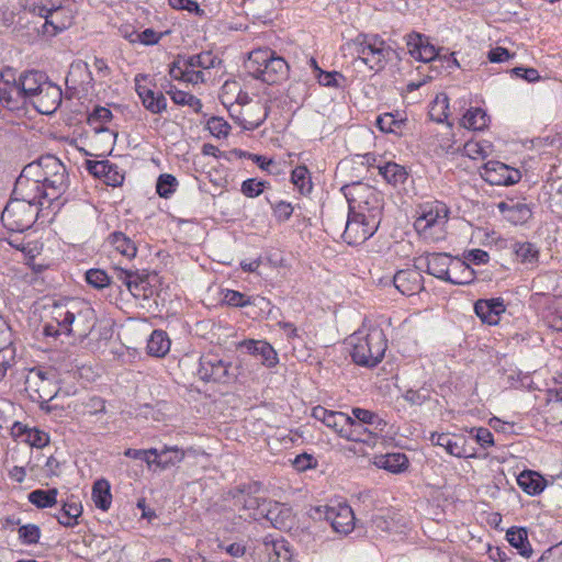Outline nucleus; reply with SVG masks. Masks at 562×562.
Listing matches in <instances>:
<instances>
[{"mask_svg":"<svg viewBox=\"0 0 562 562\" xmlns=\"http://www.w3.org/2000/svg\"><path fill=\"white\" fill-rule=\"evenodd\" d=\"M61 100V89L57 85L48 81L44 88L37 91V94L31 100V103L37 112L50 115L59 108Z\"/></svg>","mask_w":562,"mask_h":562,"instance_id":"17","label":"nucleus"},{"mask_svg":"<svg viewBox=\"0 0 562 562\" xmlns=\"http://www.w3.org/2000/svg\"><path fill=\"white\" fill-rule=\"evenodd\" d=\"M420 269H406L397 271L393 277L394 286L404 295H413L423 290V276Z\"/></svg>","mask_w":562,"mask_h":562,"instance_id":"21","label":"nucleus"},{"mask_svg":"<svg viewBox=\"0 0 562 562\" xmlns=\"http://www.w3.org/2000/svg\"><path fill=\"white\" fill-rule=\"evenodd\" d=\"M112 119V112L104 106H97L93 112L89 115V123H106Z\"/></svg>","mask_w":562,"mask_h":562,"instance_id":"58","label":"nucleus"},{"mask_svg":"<svg viewBox=\"0 0 562 562\" xmlns=\"http://www.w3.org/2000/svg\"><path fill=\"white\" fill-rule=\"evenodd\" d=\"M209 130L212 134L216 136L226 135L227 134V124L223 122L222 119L212 117L207 122Z\"/></svg>","mask_w":562,"mask_h":562,"instance_id":"64","label":"nucleus"},{"mask_svg":"<svg viewBox=\"0 0 562 562\" xmlns=\"http://www.w3.org/2000/svg\"><path fill=\"white\" fill-rule=\"evenodd\" d=\"M224 301L231 306H244L248 302L245 300V295L240 292L228 290L224 295Z\"/></svg>","mask_w":562,"mask_h":562,"instance_id":"63","label":"nucleus"},{"mask_svg":"<svg viewBox=\"0 0 562 562\" xmlns=\"http://www.w3.org/2000/svg\"><path fill=\"white\" fill-rule=\"evenodd\" d=\"M508 542L519 550V553L525 558H530L532 554L531 546L528 541L527 530L525 528H510L506 533Z\"/></svg>","mask_w":562,"mask_h":562,"instance_id":"38","label":"nucleus"},{"mask_svg":"<svg viewBox=\"0 0 562 562\" xmlns=\"http://www.w3.org/2000/svg\"><path fill=\"white\" fill-rule=\"evenodd\" d=\"M488 117L480 108L469 110L461 119V125L468 130L482 131L487 126Z\"/></svg>","mask_w":562,"mask_h":562,"instance_id":"41","label":"nucleus"},{"mask_svg":"<svg viewBox=\"0 0 562 562\" xmlns=\"http://www.w3.org/2000/svg\"><path fill=\"white\" fill-rule=\"evenodd\" d=\"M448 216V206L442 202H436L428 210L424 211L419 217H417L415 221V227L418 231H426L438 223L447 222Z\"/></svg>","mask_w":562,"mask_h":562,"instance_id":"25","label":"nucleus"},{"mask_svg":"<svg viewBox=\"0 0 562 562\" xmlns=\"http://www.w3.org/2000/svg\"><path fill=\"white\" fill-rule=\"evenodd\" d=\"M483 179L493 186H510L517 183L520 173L501 161H487L481 172Z\"/></svg>","mask_w":562,"mask_h":562,"instance_id":"16","label":"nucleus"},{"mask_svg":"<svg viewBox=\"0 0 562 562\" xmlns=\"http://www.w3.org/2000/svg\"><path fill=\"white\" fill-rule=\"evenodd\" d=\"M263 519L270 521L276 528H286V520L291 519V510L280 503L269 501Z\"/></svg>","mask_w":562,"mask_h":562,"instance_id":"30","label":"nucleus"},{"mask_svg":"<svg viewBox=\"0 0 562 562\" xmlns=\"http://www.w3.org/2000/svg\"><path fill=\"white\" fill-rule=\"evenodd\" d=\"M518 485L530 495L540 494L544 488V480L537 472L524 471L517 477Z\"/></svg>","mask_w":562,"mask_h":562,"instance_id":"34","label":"nucleus"},{"mask_svg":"<svg viewBox=\"0 0 562 562\" xmlns=\"http://www.w3.org/2000/svg\"><path fill=\"white\" fill-rule=\"evenodd\" d=\"M341 190L348 200L349 211L357 209L361 204L375 202V199H378V193L374 189L361 182L344 186Z\"/></svg>","mask_w":562,"mask_h":562,"instance_id":"22","label":"nucleus"},{"mask_svg":"<svg viewBox=\"0 0 562 562\" xmlns=\"http://www.w3.org/2000/svg\"><path fill=\"white\" fill-rule=\"evenodd\" d=\"M136 92L143 105L154 114L161 113L167 108V100L161 92H155L146 86L140 85L139 77L135 78Z\"/></svg>","mask_w":562,"mask_h":562,"instance_id":"26","label":"nucleus"},{"mask_svg":"<svg viewBox=\"0 0 562 562\" xmlns=\"http://www.w3.org/2000/svg\"><path fill=\"white\" fill-rule=\"evenodd\" d=\"M453 259L447 254H428L419 257L415 260V267L423 269L426 267V271L445 281H448Z\"/></svg>","mask_w":562,"mask_h":562,"instance_id":"18","label":"nucleus"},{"mask_svg":"<svg viewBox=\"0 0 562 562\" xmlns=\"http://www.w3.org/2000/svg\"><path fill=\"white\" fill-rule=\"evenodd\" d=\"M124 36L128 38L131 43L138 41L145 45H154L160 41L162 34L156 33L153 29H146L142 33L132 32L131 34H125Z\"/></svg>","mask_w":562,"mask_h":562,"instance_id":"51","label":"nucleus"},{"mask_svg":"<svg viewBox=\"0 0 562 562\" xmlns=\"http://www.w3.org/2000/svg\"><path fill=\"white\" fill-rule=\"evenodd\" d=\"M352 414L353 416L357 418L358 423L357 424H360L361 425V428L359 429V436L361 435V429L366 430L363 428V424H368V425H373L376 420L380 423L381 420L379 419V417L368 411V409H363V408H353L352 409Z\"/></svg>","mask_w":562,"mask_h":562,"instance_id":"55","label":"nucleus"},{"mask_svg":"<svg viewBox=\"0 0 562 562\" xmlns=\"http://www.w3.org/2000/svg\"><path fill=\"white\" fill-rule=\"evenodd\" d=\"M31 176L37 177L47 189L48 200H55L66 192L69 186L68 173L64 164L53 155L40 157L29 164Z\"/></svg>","mask_w":562,"mask_h":562,"instance_id":"3","label":"nucleus"},{"mask_svg":"<svg viewBox=\"0 0 562 562\" xmlns=\"http://www.w3.org/2000/svg\"><path fill=\"white\" fill-rule=\"evenodd\" d=\"M178 186V181L176 177L169 173H164L158 177L156 183V191L161 198H169L171 193L176 190Z\"/></svg>","mask_w":562,"mask_h":562,"instance_id":"49","label":"nucleus"},{"mask_svg":"<svg viewBox=\"0 0 562 562\" xmlns=\"http://www.w3.org/2000/svg\"><path fill=\"white\" fill-rule=\"evenodd\" d=\"M351 347L352 360L363 367H375L384 357L386 340L380 329H371L368 334L357 331L347 340Z\"/></svg>","mask_w":562,"mask_h":562,"instance_id":"4","label":"nucleus"},{"mask_svg":"<svg viewBox=\"0 0 562 562\" xmlns=\"http://www.w3.org/2000/svg\"><path fill=\"white\" fill-rule=\"evenodd\" d=\"M148 274L145 272H137L134 276V281H130L128 291L136 299H149L153 295V286L148 280Z\"/></svg>","mask_w":562,"mask_h":562,"instance_id":"40","label":"nucleus"},{"mask_svg":"<svg viewBox=\"0 0 562 562\" xmlns=\"http://www.w3.org/2000/svg\"><path fill=\"white\" fill-rule=\"evenodd\" d=\"M352 45L358 56L355 61H360L374 71L382 70L394 53L393 48L378 35L359 34Z\"/></svg>","mask_w":562,"mask_h":562,"instance_id":"5","label":"nucleus"},{"mask_svg":"<svg viewBox=\"0 0 562 562\" xmlns=\"http://www.w3.org/2000/svg\"><path fill=\"white\" fill-rule=\"evenodd\" d=\"M376 126L384 133H397L403 125L402 120H396L392 113H384L376 117Z\"/></svg>","mask_w":562,"mask_h":562,"instance_id":"50","label":"nucleus"},{"mask_svg":"<svg viewBox=\"0 0 562 562\" xmlns=\"http://www.w3.org/2000/svg\"><path fill=\"white\" fill-rule=\"evenodd\" d=\"M21 91L24 102L31 100L37 94L40 89L47 85L48 78L44 72L37 70H27L19 76Z\"/></svg>","mask_w":562,"mask_h":562,"instance_id":"23","label":"nucleus"},{"mask_svg":"<svg viewBox=\"0 0 562 562\" xmlns=\"http://www.w3.org/2000/svg\"><path fill=\"white\" fill-rule=\"evenodd\" d=\"M53 321L45 324V336H74L85 339L93 329L95 316L93 308L81 301L71 300L53 307Z\"/></svg>","mask_w":562,"mask_h":562,"instance_id":"1","label":"nucleus"},{"mask_svg":"<svg viewBox=\"0 0 562 562\" xmlns=\"http://www.w3.org/2000/svg\"><path fill=\"white\" fill-rule=\"evenodd\" d=\"M476 315L490 325L498 323L499 315L505 312L503 299L479 300L474 304Z\"/></svg>","mask_w":562,"mask_h":562,"instance_id":"24","label":"nucleus"},{"mask_svg":"<svg viewBox=\"0 0 562 562\" xmlns=\"http://www.w3.org/2000/svg\"><path fill=\"white\" fill-rule=\"evenodd\" d=\"M231 363L223 361L214 353H206L200 359L199 373L202 379L218 383H228L235 378L229 372Z\"/></svg>","mask_w":562,"mask_h":562,"instance_id":"13","label":"nucleus"},{"mask_svg":"<svg viewBox=\"0 0 562 562\" xmlns=\"http://www.w3.org/2000/svg\"><path fill=\"white\" fill-rule=\"evenodd\" d=\"M267 117V110L260 102L243 106L240 126L247 131H254L263 123Z\"/></svg>","mask_w":562,"mask_h":562,"instance_id":"28","label":"nucleus"},{"mask_svg":"<svg viewBox=\"0 0 562 562\" xmlns=\"http://www.w3.org/2000/svg\"><path fill=\"white\" fill-rule=\"evenodd\" d=\"M110 243L123 256L132 259L136 256L137 248L134 241L122 232H114L109 237Z\"/></svg>","mask_w":562,"mask_h":562,"instance_id":"42","label":"nucleus"},{"mask_svg":"<svg viewBox=\"0 0 562 562\" xmlns=\"http://www.w3.org/2000/svg\"><path fill=\"white\" fill-rule=\"evenodd\" d=\"M30 172V166L26 165L15 181L12 196L41 206L42 199H48L47 189L37 177L31 176Z\"/></svg>","mask_w":562,"mask_h":562,"instance_id":"10","label":"nucleus"},{"mask_svg":"<svg viewBox=\"0 0 562 562\" xmlns=\"http://www.w3.org/2000/svg\"><path fill=\"white\" fill-rule=\"evenodd\" d=\"M170 340L162 330H154L147 342V352L150 356L161 358L168 353Z\"/></svg>","mask_w":562,"mask_h":562,"instance_id":"36","label":"nucleus"},{"mask_svg":"<svg viewBox=\"0 0 562 562\" xmlns=\"http://www.w3.org/2000/svg\"><path fill=\"white\" fill-rule=\"evenodd\" d=\"M430 440L432 443L445 448L451 456L458 458L467 457L464 439L462 437L449 434H432Z\"/></svg>","mask_w":562,"mask_h":562,"instance_id":"29","label":"nucleus"},{"mask_svg":"<svg viewBox=\"0 0 562 562\" xmlns=\"http://www.w3.org/2000/svg\"><path fill=\"white\" fill-rule=\"evenodd\" d=\"M512 72L528 82H536L540 79V75L535 68L515 67L512 69Z\"/></svg>","mask_w":562,"mask_h":562,"instance_id":"60","label":"nucleus"},{"mask_svg":"<svg viewBox=\"0 0 562 562\" xmlns=\"http://www.w3.org/2000/svg\"><path fill=\"white\" fill-rule=\"evenodd\" d=\"M57 488L50 490H35L27 496L29 502L38 508H47L56 505L57 503Z\"/></svg>","mask_w":562,"mask_h":562,"instance_id":"43","label":"nucleus"},{"mask_svg":"<svg viewBox=\"0 0 562 562\" xmlns=\"http://www.w3.org/2000/svg\"><path fill=\"white\" fill-rule=\"evenodd\" d=\"M183 68H187L184 56H178L172 63L169 74L173 79L184 81L186 71H183Z\"/></svg>","mask_w":562,"mask_h":562,"instance_id":"62","label":"nucleus"},{"mask_svg":"<svg viewBox=\"0 0 562 562\" xmlns=\"http://www.w3.org/2000/svg\"><path fill=\"white\" fill-rule=\"evenodd\" d=\"M254 356H259L262 364L272 368L278 363V357L274 349L266 341L245 340L240 345Z\"/></svg>","mask_w":562,"mask_h":562,"instance_id":"27","label":"nucleus"},{"mask_svg":"<svg viewBox=\"0 0 562 562\" xmlns=\"http://www.w3.org/2000/svg\"><path fill=\"white\" fill-rule=\"evenodd\" d=\"M87 282L95 289H103L110 284V278L105 271L100 269H90L86 272Z\"/></svg>","mask_w":562,"mask_h":562,"instance_id":"52","label":"nucleus"},{"mask_svg":"<svg viewBox=\"0 0 562 562\" xmlns=\"http://www.w3.org/2000/svg\"><path fill=\"white\" fill-rule=\"evenodd\" d=\"M235 505L238 506L239 517L244 520H260L263 519V513L269 505V501L260 498L244 490H236L233 492Z\"/></svg>","mask_w":562,"mask_h":562,"instance_id":"14","label":"nucleus"},{"mask_svg":"<svg viewBox=\"0 0 562 562\" xmlns=\"http://www.w3.org/2000/svg\"><path fill=\"white\" fill-rule=\"evenodd\" d=\"M0 101L11 111L20 109L25 103L20 82L0 86Z\"/></svg>","mask_w":562,"mask_h":562,"instance_id":"32","label":"nucleus"},{"mask_svg":"<svg viewBox=\"0 0 562 562\" xmlns=\"http://www.w3.org/2000/svg\"><path fill=\"white\" fill-rule=\"evenodd\" d=\"M25 390L34 401H52L56 393L55 374L50 370L33 368L25 379Z\"/></svg>","mask_w":562,"mask_h":562,"instance_id":"9","label":"nucleus"},{"mask_svg":"<svg viewBox=\"0 0 562 562\" xmlns=\"http://www.w3.org/2000/svg\"><path fill=\"white\" fill-rule=\"evenodd\" d=\"M378 467L397 473L407 468L408 459L404 453H387L375 458Z\"/></svg>","mask_w":562,"mask_h":562,"instance_id":"37","label":"nucleus"},{"mask_svg":"<svg viewBox=\"0 0 562 562\" xmlns=\"http://www.w3.org/2000/svg\"><path fill=\"white\" fill-rule=\"evenodd\" d=\"M82 514V506L75 501L71 496L63 504L59 515H57L58 522L65 527H74L77 524L78 517Z\"/></svg>","mask_w":562,"mask_h":562,"instance_id":"33","label":"nucleus"},{"mask_svg":"<svg viewBox=\"0 0 562 562\" xmlns=\"http://www.w3.org/2000/svg\"><path fill=\"white\" fill-rule=\"evenodd\" d=\"M315 512L324 517L338 533L347 535L353 530L355 515L350 506L338 504L337 506L316 507Z\"/></svg>","mask_w":562,"mask_h":562,"instance_id":"12","label":"nucleus"},{"mask_svg":"<svg viewBox=\"0 0 562 562\" xmlns=\"http://www.w3.org/2000/svg\"><path fill=\"white\" fill-rule=\"evenodd\" d=\"M273 212L280 222H284L291 217L293 213V206L288 202L280 201L273 206Z\"/></svg>","mask_w":562,"mask_h":562,"instance_id":"59","label":"nucleus"},{"mask_svg":"<svg viewBox=\"0 0 562 562\" xmlns=\"http://www.w3.org/2000/svg\"><path fill=\"white\" fill-rule=\"evenodd\" d=\"M124 456L136 460H144L149 467L156 464L166 469L171 464L180 462L184 453L178 448H165L160 452L155 448L148 450L128 448L124 451Z\"/></svg>","mask_w":562,"mask_h":562,"instance_id":"11","label":"nucleus"},{"mask_svg":"<svg viewBox=\"0 0 562 562\" xmlns=\"http://www.w3.org/2000/svg\"><path fill=\"white\" fill-rule=\"evenodd\" d=\"M345 225L342 237L349 245H360L371 237L378 229V210H373L372 214L348 213L339 216V227ZM340 228H338L339 231Z\"/></svg>","mask_w":562,"mask_h":562,"instance_id":"6","label":"nucleus"},{"mask_svg":"<svg viewBox=\"0 0 562 562\" xmlns=\"http://www.w3.org/2000/svg\"><path fill=\"white\" fill-rule=\"evenodd\" d=\"M86 166L93 177L103 179L108 186H121L124 181V173L109 160H87Z\"/></svg>","mask_w":562,"mask_h":562,"instance_id":"19","label":"nucleus"},{"mask_svg":"<svg viewBox=\"0 0 562 562\" xmlns=\"http://www.w3.org/2000/svg\"><path fill=\"white\" fill-rule=\"evenodd\" d=\"M379 173L382 175L389 183L394 186L397 183H403L406 179L405 169L395 162H387L383 166H380Z\"/></svg>","mask_w":562,"mask_h":562,"instance_id":"44","label":"nucleus"},{"mask_svg":"<svg viewBox=\"0 0 562 562\" xmlns=\"http://www.w3.org/2000/svg\"><path fill=\"white\" fill-rule=\"evenodd\" d=\"M406 44L411 56L415 59L429 63L438 58V52L435 46L428 42L427 37L419 33L407 35Z\"/></svg>","mask_w":562,"mask_h":562,"instance_id":"20","label":"nucleus"},{"mask_svg":"<svg viewBox=\"0 0 562 562\" xmlns=\"http://www.w3.org/2000/svg\"><path fill=\"white\" fill-rule=\"evenodd\" d=\"M246 68L249 74L268 85H276L286 79L289 65L270 48H257L249 53Z\"/></svg>","mask_w":562,"mask_h":562,"instance_id":"2","label":"nucleus"},{"mask_svg":"<svg viewBox=\"0 0 562 562\" xmlns=\"http://www.w3.org/2000/svg\"><path fill=\"white\" fill-rule=\"evenodd\" d=\"M474 280L473 269L462 260L453 259L448 281L453 284H469Z\"/></svg>","mask_w":562,"mask_h":562,"instance_id":"35","label":"nucleus"},{"mask_svg":"<svg viewBox=\"0 0 562 562\" xmlns=\"http://www.w3.org/2000/svg\"><path fill=\"white\" fill-rule=\"evenodd\" d=\"M475 431V439L482 447H490L494 445L493 435L487 428H473L471 432Z\"/></svg>","mask_w":562,"mask_h":562,"instance_id":"61","label":"nucleus"},{"mask_svg":"<svg viewBox=\"0 0 562 562\" xmlns=\"http://www.w3.org/2000/svg\"><path fill=\"white\" fill-rule=\"evenodd\" d=\"M292 182L301 193H307L312 189L308 170L304 166H299L292 171Z\"/></svg>","mask_w":562,"mask_h":562,"instance_id":"48","label":"nucleus"},{"mask_svg":"<svg viewBox=\"0 0 562 562\" xmlns=\"http://www.w3.org/2000/svg\"><path fill=\"white\" fill-rule=\"evenodd\" d=\"M40 205L12 196L7 203L1 222L12 232H23L35 222Z\"/></svg>","mask_w":562,"mask_h":562,"instance_id":"7","label":"nucleus"},{"mask_svg":"<svg viewBox=\"0 0 562 562\" xmlns=\"http://www.w3.org/2000/svg\"><path fill=\"white\" fill-rule=\"evenodd\" d=\"M92 499L98 508L102 510H108L110 508L112 495L110 492V484L106 480L101 479L94 482L92 486Z\"/></svg>","mask_w":562,"mask_h":562,"instance_id":"39","label":"nucleus"},{"mask_svg":"<svg viewBox=\"0 0 562 562\" xmlns=\"http://www.w3.org/2000/svg\"><path fill=\"white\" fill-rule=\"evenodd\" d=\"M12 432L15 436H24V441L31 447L43 448L49 442V437L46 432L35 428H27L20 423L13 425Z\"/></svg>","mask_w":562,"mask_h":562,"instance_id":"31","label":"nucleus"},{"mask_svg":"<svg viewBox=\"0 0 562 562\" xmlns=\"http://www.w3.org/2000/svg\"><path fill=\"white\" fill-rule=\"evenodd\" d=\"M187 67L209 69L215 67L216 57L211 52L184 57Z\"/></svg>","mask_w":562,"mask_h":562,"instance_id":"46","label":"nucleus"},{"mask_svg":"<svg viewBox=\"0 0 562 562\" xmlns=\"http://www.w3.org/2000/svg\"><path fill=\"white\" fill-rule=\"evenodd\" d=\"M169 4L177 10H187L194 12L196 15L203 16L204 10L200 9L198 2L193 0H168Z\"/></svg>","mask_w":562,"mask_h":562,"instance_id":"57","label":"nucleus"},{"mask_svg":"<svg viewBox=\"0 0 562 562\" xmlns=\"http://www.w3.org/2000/svg\"><path fill=\"white\" fill-rule=\"evenodd\" d=\"M40 15L45 18L42 33L47 36H55L57 33L68 29L72 24V14L61 7L40 8Z\"/></svg>","mask_w":562,"mask_h":562,"instance_id":"15","label":"nucleus"},{"mask_svg":"<svg viewBox=\"0 0 562 562\" xmlns=\"http://www.w3.org/2000/svg\"><path fill=\"white\" fill-rule=\"evenodd\" d=\"M40 536L41 530L36 525L29 524L19 528V537L24 543H37Z\"/></svg>","mask_w":562,"mask_h":562,"instance_id":"53","label":"nucleus"},{"mask_svg":"<svg viewBox=\"0 0 562 562\" xmlns=\"http://www.w3.org/2000/svg\"><path fill=\"white\" fill-rule=\"evenodd\" d=\"M515 254L522 263H536L539 257L538 249L530 243L516 244Z\"/></svg>","mask_w":562,"mask_h":562,"instance_id":"47","label":"nucleus"},{"mask_svg":"<svg viewBox=\"0 0 562 562\" xmlns=\"http://www.w3.org/2000/svg\"><path fill=\"white\" fill-rule=\"evenodd\" d=\"M312 416L334 429L342 438L350 441H366L364 438L359 436L361 425L356 424V422L345 413L328 411L323 406H316L313 408Z\"/></svg>","mask_w":562,"mask_h":562,"instance_id":"8","label":"nucleus"},{"mask_svg":"<svg viewBox=\"0 0 562 562\" xmlns=\"http://www.w3.org/2000/svg\"><path fill=\"white\" fill-rule=\"evenodd\" d=\"M449 100L446 94L437 95L429 110V116L432 121L442 123L448 117Z\"/></svg>","mask_w":562,"mask_h":562,"instance_id":"45","label":"nucleus"},{"mask_svg":"<svg viewBox=\"0 0 562 562\" xmlns=\"http://www.w3.org/2000/svg\"><path fill=\"white\" fill-rule=\"evenodd\" d=\"M531 216V210L526 205L518 203L509 209L508 218L517 223H525Z\"/></svg>","mask_w":562,"mask_h":562,"instance_id":"54","label":"nucleus"},{"mask_svg":"<svg viewBox=\"0 0 562 562\" xmlns=\"http://www.w3.org/2000/svg\"><path fill=\"white\" fill-rule=\"evenodd\" d=\"M263 187V181H257L256 179H247L241 184V192L248 198H255L262 192Z\"/></svg>","mask_w":562,"mask_h":562,"instance_id":"56","label":"nucleus"}]
</instances>
